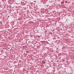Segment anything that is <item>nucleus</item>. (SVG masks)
<instances>
[{
    "label": "nucleus",
    "mask_w": 74,
    "mask_h": 74,
    "mask_svg": "<svg viewBox=\"0 0 74 74\" xmlns=\"http://www.w3.org/2000/svg\"><path fill=\"white\" fill-rule=\"evenodd\" d=\"M28 70H29V69H28Z\"/></svg>",
    "instance_id": "nucleus-4"
},
{
    "label": "nucleus",
    "mask_w": 74,
    "mask_h": 74,
    "mask_svg": "<svg viewBox=\"0 0 74 74\" xmlns=\"http://www.w3.org/2000/svg\"><path fill=\"white\" fill-rule=\"evenodd\" d=\"M61 4H63V2H61Z\"/></svg>",
    "instance_id": "nucleus-2"
},
{
    "label": "nucleus",
    "mask_w": 74,
    "mask_h": 74,
    "mask_svg": "<svg viewBox=\"0 0 74 74\" xmlns=\"http://www.w3.org/2000/svg\"><path fill=\"white\" fill-rule=\"evenodd\" d=\"M8 49H10V48H8Z\"/></svg>",
    "instance_id": "nucleus-3"
},
{
    "label": "nucleus",
    "mask_w": 74,
    "mask_h": 74,
    "mask_svg": "<svg viewBox=\"0 0 74 74\" xmlns=\"http://www.w3.org/2000/svg\"><path fill=\"white\" fill-rule=\"evenodd\" d=\"M26 53H29V51H26Z\"/></svg>",
    "instance_id": "nucleus-1"
}]
</instances>
